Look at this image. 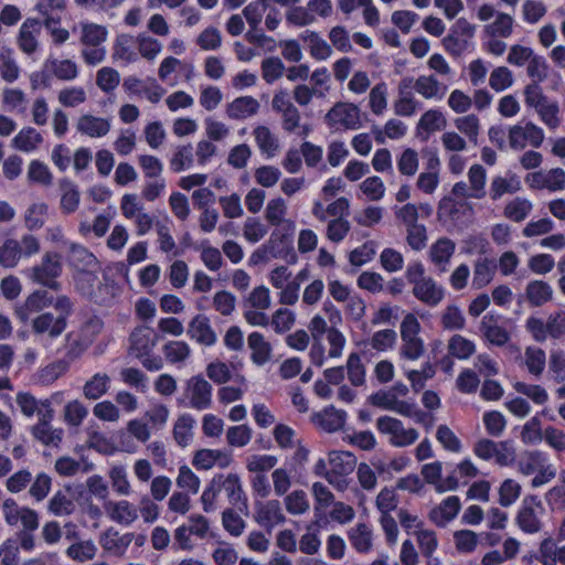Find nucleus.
<instances>
[{"label": "nucleus", "instance_id": "1", "mask_svg": "<svg viewBox=\"0 0 565 565\" xmlns=\"http://www.w3.org/2000/svg\"><path fill=\"white\" fill-rule=\"evenodd\" d=\"M62 274L61 256L57 253H45L40 265L32 268L31 278L52 290H60L61 284L56 278Z\"/></svg>", "mask_w": 565, "mask_h": 565}, {"label": "nucleus", "instance_id": "2", "mask_svg": "<svg viewBox=\"0 0 565 565\" xmlns=\"http://www.w3.org/2000/svg\"><path fill=\"white\" fill-rule=\"evenodd\" d=\"M326 121L331 127L339 122L348 129H358L360 109L354 104L338 103L327 113Z\"/></svg>", "mask_w": 565, "mask_h": 565}, {"label": "nucleus", "instance_id": "3", "mask_svg": "<svg viewBox=\"0 0 565 565\" xmlns=\"http://www.w3.org/2000/svg\"><path fill=\"white\" fill-rule=\"evenodd\" d=\"M246 43L237 41L234 43L237 58L244 62L250 61L262 52H270L276 46L275 38H245Z\"/></svg>", "mask_w": 565, "mask_h": 565}, {"label": "nucleus", "instance_id": "4", "mask_svg": "<svg viewBox=\"0 0 565 565\" xmlns=\"http://www.w3.org/2000/svg\"><path fill=\"white\" fill-rule=\"evenodd\" d=\"M294 232L295 225L291 222H286L281 228L273 231L265 245L274 258L284 257L286 250H290V247L294 246Z\"/></svg>", "mask_w": 565, "mask_h": 565}, {"label": "nucleus", "instance_id": "5", "mask_svg": "<svg viewBox=\"0 0 565 565\" xmlns=\"http://www.w3.org/2000/svg\"><path fill=\"white\" fill-rule=\"evenodd\" d=\"M255 510V521L265 527L268 533H271L274 529L273 520H275L277 524L286 521L278 500H269L266 503L256 502Z\"/></svg>", "mask_w": 565, "mask_h": 565}, {"label": "nucleus", "instance_id": "6", "mask_svg": "<svg viewBox=\"0 0 565 565\" xmlns=\"http://www.w3.org/2000/svg\"><path fill=\"white\" fill-rule=\"evenodd\" d=\"M67 327L65 317H55L52 312H43L32 320L35 334L47 333L51 339L60 337Z\"/></svg>", "mask_w": 565, "mask_h": 565}, {"label": "nucleus", "instance_id": "7", "mask_svg": "<svg viewBox=\"0 0 565 565\" xmlns=\"http://www.w3.org/2000/svg\"><path fill=\"white\" fill-rule=\"evenodd\" d=\"M191 390V407L202 411L206 409L212 404V385L202 376H192L189 381Z\"/></svg>", "mask_w": 565, "mask_h": 565}, {"label": "nucleus", "instance_id": "8", "mask_svg": "<svg viewBox=\"0 0 565 565\" xmlns=\"http://www.w3.org/2000/svg\"><path fill=\"white\" fill-rule=\"evenodd\" d=\"M188 335L200 344L211 347L216 343L217 335L205 315H196L189 323Z\"/></svg>", "mask_w": 565, "mask_h": 565}, {"label": "nucleus", "instance_id": "9", "mask_svg": "<svg viewBox=\"0 0 565 565\" xmlns=\"http://www.w3.org/2000/svg\"><path fill=\"white\" fill-rule=\"evenodd\" d=\"M53 303V297L46 290H35L25 300L24 305L15 309L17 318L25 323L30 315L39 312Z\"/></svg>", "mask_w": 565, "mask_h": 565}, {"label": "nucleus", "instance_id": "10", "mask_svg": "<svg viewBox=\"0 0 565 565\" xmlns=\"http://www.w3.org/2000/svg\"><path fill=\"white\" fill-rule=\"evenodd\" d=\"M64 244L68 246V265L77 271H87L98 264L96 256L84 245L73 242H64Z\"/></svg>", "mask_w": 565, "mask_h": 565}, {"label": "nucleus", "instance_id": "11", "mask_svg": "<svg viewBox=\"0 0 565 565\" xmlns=\"http://www.w3.org/2000/svg\"><path fill=\"white\" fill-rule=\"evenodd\" d=\"M345 419L347 412L337 409L333 405L327 406L321 412L312 415V422L328 433H334L343 428Z\"/></svg>", "mask_w": 565, "mask_h": 565}, {"label": "nucleus", "instance_id": "12", "mask_svg": "<svg viewBox=\"0 0 565 565\" xmlns=\"http://www.w3.org/2000/svg\"><path fill=\"white\" fill-rule=\"evenodd\" d=\"M413 295L423 303L436 307L444 299L445 292L431 277H427L414 286Z\"/></svg>", "mask_w": 565, "mask_h": 565}, {"label": "nucleus", "instance_id": "13", "mask_svg": "<svg viewBox=\"0 0 565 565\" xmlns=\"http://www.w3.org/2000/svg\"><path fill=\"white\" fill-rule=\"evenodd\" d=\"M222 456V461H218L220 468H226L232 462L231 452L217 450V449H200L194 454L192 463L199 470H209L217 461V457Z\"/></svg>", "mask_w": 565, "mask_h": 565}, {"label": "nucleus", "instance_id": "14", "mask_svg": "<svg viewBox=\"0 0 565 565\" xmlns=\"http://www.w3.org/2000/svg\"><path fill=\"white\" fill-rule=\"evenodd\" d=\"M446 127V119L444 115L436 109H429L424 113L416 126V136L422 141H427L429 135L436 130Z\"/></svg>", "mask_w": 565, "mask_h": 565}, {"label": "nucleus", "instance_id": "15", "mask_svg": "<svg viewBox=\"0 0 565 565\" xmlns=\"http://www.w3.org/2000/svg\"><path fill=\"white\" fill-rule=\"evenodd\" d=\"M77 131L92 138L106 136L110 130L108 119L89 114L82 115L76 125Z\"/></svg>", "mask_w": 565, "mask_h": 565}, {"label": "nucleus", "instance_id": "16", "mask_svg": "<svg viewBox=\"0 0 565 565\" xmlns=\"http://www.w3.org/2000/svg\"><path fill=\"white\" fill-rule=\"evenodd\" d=\"M120 292L119 285L109 276H103V282L94 289L89 300L96 305L111 307Z\"/></svg>", "mask_w": 565, "mask_h": 565}, {"label": "nucleus", "instance_id": "17", "mask_svg": "<svg viewBox=\"0 0 565 565\" xmlns=\"http://www.w3.org/2000/svg\"><path fill=\"white\" fill-rule=\"evenodd\" d=\"M480 330L484 338L493 345L503 347L510 340L509 332L503 327L497 324V319L491 313L483 316Z\"/></svg>", "mask_w": 565, "mask_h": 565}, {"label": "nucleus", "instance_id": "18", "mask_svg": "<svg viewBox=\"0 0 565 565\" xmlns=\"http://www.w3.org/2000/svg\"><path fill=\"white\" fill-rule=\"evenodd\" d=\"M259 103L252 96H241L235 98L226 107V114L232 119H245L257 114Z\"/></svg>", "mask_w": 565, "mask_h": 565}, {"label": "nucleus", "instance_id": "19", "mask_svg": "<svg viewBox=\"0 0 565 565\" xmlns=\"http://www.w3.org/2000/svg\"><path fill=\"white\" fill-rule=\"evenodd\" d=\"M332 476H348L355 469L356 457L350 451L332 450L329 452Z\"/></svg>", "mask_w": 565, "mask_h": 565}, {"label": "nucleus", "instance_id": "20", "mask_svg": "<svg viewBox=\"0 0 565 565\" xmlns=\"http://www.w3.org/2000/svg\"><path fill=\"white\" fill-rule=\"evenodd\" d=\"M248 347L252 349L250 359L256 365H264L269 361L271 355V345L265 341L264 335L260 332H252L248 335Z\"/></svg>", "mask_w": 565, "mask_h": 565}, {"label": "nucleus", "instance_id": "21", "mask_svg": "<svg viewBox=\"0 0 565 565\" xmlns=\"http://www.w3.org/2000/svg\"><path fill=\"white\" fill-rule=\"evenodd\" d=\"M525 296L533 307H541L553 297V288L543 280H532L527 284Z\"/></svg>", "mask_w": 565, "mask_h": 565}, {"label": "nucleus", "instance_id": "22", "mask_svg": "<svg viewBox=\"0 0 565 565\" xmlns=\"http://www.w3.org/2000/svg\"><path fill=\"white\" fill-rule=\"evenodd\" d=\"M414 89L427 99H441L447 86L441 85L435 76H419L414 83Z\"/></svg>", "mask_w": 565, "mask_h": 565}, {"label": "nucleus", "instance_id": "23", "mask_svg": "<svg viewBox=\"0 0 565 565\" xmlns=\"http://www.w3.org/2000/svg\"><path fill=\"white\" fill-rule=\"evenodd\" d=\"M60 189L62 191L61 209L66 214L75 212L79 205L77 185L70 179L64 178L60 181Z\"/></svg>", "mask_w": 565, "mask_h": 565}, {"label": "nucleus", "instance_id": "24", "mask_svg": "<svg viewBox=\"0 0 565 565\" xmlns=\"http://www.w3.org/2000/svg\"><path fill=\"white\" fill-rule=\"evenodd\" d=\"M44 67L61 81H72L77 77L78 70L71 60L47 58Z\"/></svg>", "mask_w": 565, "mask_h": 565}, {"label": "nucleus", "instance_id": "25", "mask_svg": "<svg viewBox=\"0 0 565 565\" xmlns=\"http://www.w3.org/2000/svg\"><path fill=\"white\" fill-rule=\"evenodd\" d=\"M224 489L226 491L228 501L233 505H236L241 502L242 505L238 507L239 511H242V512L247 511V508H248L247 498L243 490V486H242L238 475L230 473L226 477V483L224 486Z\"/></svg>", "mask_w": 565, "mask_h": 565}, {"label": "nucleus", "instance_id": "26", "mask_svg": "<svg viewBox=\"0 0 565 565\" xmlns=\"http://www.w3.org/2000/svg\"><path fill=\"white\" fill-rule=\"evenodd\" d=\"M43 142V137L33 127H25L12 139V146L23 152H31Z\"/></svg>", "mask_w": 565, "mask_h": 565}, {"label": "nucleus", "instance_id": "27", "mask_svg": "<svg viewBox=\"0 0 565 565\" xmlns=\"http://www.w3.org/2000/svg\"><path fill=\"white\" fill-rule=\"evenodd\" d=\"M349 540L358 552L366 553L372 547V531L366 524L359 523L349 531Z\"/></svg>", "mask_w": 565, "mask_h": 565}, {"label": "nucleus", "instance_id": "28", "mask_svg": "<svg viewBox=\"0 0 565 565\" xmlns=\"http://www.w3.org/2000/svg\"><path fill=\"white\" fill-rule=\"evenodd\" d=\"M132 539V533H127L120 536L117 530L109 527L102 534L99 543L106 551H118L120 548H127Z\"/></svg>", "mask_w": 565, "mask_h": 565}, {"label": "nucleus", "instance_id": "29", "mask_svg": "<svg viewBox=\"0 0 565 565\" xmlns=\"http://www.w3.org/2000/svg\"><path fill=\"white\" fill-rule=\"evenodd\" d=\"M456 249L454 241L447 237L437 239L430 247L431 262L437 265L448 264Z\"/></svg>", "mask_w": 565, "mask_h": 565}, {"label": "nucleus", "instance_id": "30", "mask_svg": "<svg viewBox=\"0 0 565 565\" xmlns=\"http://www.w3.org/2000/svg\"><path fill=\"white\" fill-rule=\"evenodd\" d=\"M495 264L489 258H479L475 264L473 285L478 288L487 286L495 273Z\"/></svg>", "mask_w": 565, "mask_h": 565}, {"label": "nucleus", "instance_id": "31", "mask_svg": "<svg viewBox=\"0 0 565 565\" xmlns=\"http://www.w3.org/2000/svg\"><path fill=\"white\" fill-rule=\"evenodd\" d=\"M468 178L470 182V198L472 199H482L486 196V180L487 172L486 169L481 164H473L470 167L468 171Z\"/></svg>", "mask_w": 565, "mask_h": 565}, {"label": "nucleus", "instance_id": "32", "mask_svg": "<svg viewBox=\"0 0 565 565\" xmlns=\"http://www.w3.org/2000/svg\"><path fill=\"white\" fill-rule=\"evenodd\" d=\"M518 526L525 533L534 534L541 531L542 522L535 514L534 509L521 507L515 518Z\"/></svg>", "mask_w": 565, "mask_h": 565}, {"label": "nucleus", "instance_id": "33", "mask_svg": "<svg viewBox=\"0 0 565 565\" xmlns=\"http://www.w3.org/2000/svg\"><path fill=\"white\" fill-rule=\"evenodd\" d=\"M194 424L195 420L190 414H183L178 418L173 427V437L179 446L184 448L189 445Z\"/></svg>", "mask_w": 565, "mask_h": 565}, {"label": "nucleus", "instance_id": "34", "mask_svg": "<svg viewBox=\"0 0 565 565\" xmlns=\"http://www.w3.org/2000/svg\"><path fill=\"white\" fill-rule=\"evenodd\" d=\"M110 379L105 373H96L89 381L84 385L83 393L88 399H98L103 396L107 390Z\"/></svg>", "mask_w": 565, "mask_h": 565}, {"label": "nucleus", "instance_id": "35", "mask_svg": "<svg viewBox=\"0 0 565 565\" xmlns=\"http://www.w3.org/2000/svg\"><path fill=\"white\" fill-rule=\"evenodd\" d=\"M449 353L459 359H469L476 351V345L472 341L463 338L460 334H455L450 338L448 343Z\"/></svg>", "mask_w": 565, "mask_h": 565}, {"label": "nucleus", "instance_id": "36", "mask_svg": "<svg viewBox=\"0 0 565 565\" xmlns=\"http://www.w3.org/2000/svg\"><path fill=\"white\" fill-rule=\"evenodd\" d=\"M243 14L249 24V30L244 35H266L260 28L263 13L258 2L247 4L243 10Z\"/></svg>", "mask_w": 565, "mask_h": 565}, {"label": "nucleus", "instance_id": "37", "mask_svg": "<svg viewBox=\"0 0 565 565\" xmlns=\"http://www.w3.org/2000/svg\"><path fill=\"white\" fill-rule=\"evenodd\" d=\"M68 369L70 361H66L65 359L56 360L39 372V381L44 385H49L66 373Z\"/></svg>", "mask_w": 565, "mask_h": 565}, {"label": "nucleus", "instance_id": "38", "mask_svg": "<svg viewBox=\"0 0 565 565\" xmlns=\"http://www.w3.org/2000/svg\"><path fill=\"white\" fill-rule=\"evenodd\" d=\"M532 210V203L522 198H516L509 202L504 209V214L513 222H522Z\"/></svg>", "mask_w": 565, "mask_h": 565}, {"label": "nucleus", "instance_id": "39", "mask_svg": "<svg viewBox=\"0 0 565 565\" xmlns=\"http://www.w3.org/2000/svg\"><path fill=\"white\" fill-rule=\"evenodd\" d=\"M21 256V245L15 239H7L0 246V264L3 267H14Z\"/></svg>", "mask_w": 565, "mask_h": 565}, {"label": "nucleus", "instance_id": "40", "mask_svg": "<svg viewBox=\"0 0 565 565\" xmlns=\"http://www.w3.org/2000/svg\"><path fill=\"white\" fill-rule=\"evenodd\" d=\"M348 377L352 385L361 386L365 382V367L361 362L359 353L353 352L347 361Z\"/></svg>", "mask_w": 565, "mask_h": 565}, {"label": "nucleus", "instance_id": "41", "mask_svg": "<svg viewBox=\"0 0 565 565\" xmlns=\"http://www.w3.org/2000/svg\"><path fill=\"white\" fill-rule=\"evenodd\" d=\"M110 518L120 524L129 525L138 518V514L131 503L126 500H121L114 504Z\"/></svg>", "mask_w": 565, "mask_h": 565}, {"label": "nucleus", "instance_id": "42", "mask_svg": "<svg viewBox=\"0 0 565 565\" xmlns=\"http://www.w3.org/2000/svg\"><path fill=\"white\" fill-rule=\"evenodd\" d=\"M512 24L511 15L499 12L494 22L484 26L483 35H511Z\"/></svg>", "mask_w": 565, "mask_h": 565}, {"label": "nucleus", "instance_id": "43", "mask_svg": "<svg viewBox=\"0 0 565 565\" xmlns=\"http://www.w3.org/2000/svg\"><path fill=\"white\" fill-rule=\"evenodd\" d=\"M254 135L259 149L268 156H274L278 149V141L273 136L269 128L259 126L254 130Z\"/></svg>", "mask_w": 565, "mask_h": 565}, {"label": "nucleus", "instance_id": "44", "mask_svg": "<svg viewBox=\"0 0 565 565\" xmlns=\"http://www.w3.org/2000/svg\"><path fill=\"white\" fill-rule=\"evenodd\" d=\"M84 44L90 45V49L83 51L84 60L89 65H96L100 63L105 57V50L99 47V44L106 40V38H82Z\"/></svg>", "mask_w": 565, "mask_h": 565}, {"label": "nucleus", "instance_id": "45", "mask_svg": "<svg viewBox=\"0 0 565 565\" xmlns=\"http://www.w3.org/2000/svg\"><path fill=\"white\" fill-rule=\"evenodd\" d=\"M47 205L45 203L32 204L25 213V226L30 231L39 230L44 225V215L47 213Z\"/></svg>", "mask_w": 565, "mask_h": 565}, {"label": "nucleus", "instance_id": "46", "mask_svg": "<svg viewBox=\"0 0 565 565\" xmlns=\"http://www.w3.org/2000/svg\"><path fill=\"white\" fill-rule=\"evenodd\" d=\"M525 356H526V366L531 374L533 375H541L544 371L545 362H546V355L544 350L542 349H534V348H527L525 350Z\"/></svg>", "mask_w": 565, "mask_h": 565}, {"label": "nucleus", "instance_id": "47", "mask_svg": "<svg viewBox=\"0 0 565 565\" xmlns=\"http://www.w3.org/2000/svg\"><path fill=\"white\" fill-rule=\"evenodd\" d=\"M513 84L512 72L504 66L497 67L492 71L489 85L495 92H502Z\"/></svg>", "mask_w": 565, "mask_h": 565}, {"label": "nucleus", "instance_id": "48", "mask_svg": "<svg viewBox=\"0 0 565 565\" xmlns=\"http://www.w3.org/2000/svg\"><path fill=\"white\" fill-rule=\"evenodd\" d=\"M28 178L32 182H38L44 185H50L53 179L49 167L39 160H32L30 162Z\"/></svg>", "mask_w": 565, "mask_h": 565}, {"label": "nucleus", "instance_id": "49", "mask_svg": "<svg viewBox=\"0 0 565 565\" xmlns=\"http://www.w3.org/2000/svg\"><path fill=\"white\" fill-rule=\"evenodd\" d=\"M514 390L531 398L535 404L542 405L545 404L548 399V394L544 387L541 385H530L523 382H516L514 384Z\"/></svg>", "mask_w": 565, "mask_h": 565}, {"label": "nucleus", "instance_id": "50", "mask_svg": "<svg viewBox=\"0 0 565 565\" xmlns=\"http://www.w3.org/2000/svg\"><path fill=\"white\" fill-rule=\"evenodd\" d=\"M295 323V313L287 309L280 308L273 315L271 326L276 333H285L289 331Z\"/></svg>", "mask_w": 565, "mask_h": 565}, {"label": "nucleus", "instance_id": "51", "mask_svg": "<svg viewBox=\"0 0 565 565\" xmlns=\"http://www.w3.org/2000/svg\"><path fill=\"white\" fill-rule=\"evenodd\" d=\"M222 524L233 536H239L245 529V521L233 509H226L223 511Z\"/></svg>", "mask_w": 565, "mask_h": 565}, {"label": "nucleus", "instance_id": "52", "mask_svg": "<svg viewBox=\"0 0 565 565\" xmlns=\"http://www.w3.org/2000/svg\"><path fill=\"white\" fill-rule=\"evenodd\" d=\"M131 347L138 352L137 356L148 354L156 345V340L150 338V333H143L142 330H135L130 334Z\"/></svg>", "mask_w": 565, "mask_h": 565}, {"label": "nucleus", "instance_id": "53", "mask_svg": "<svg viewBox=\"0 0 565 565\" xmlns=\"http://www.w3.org/2000/svg\"><path fill=\"white\" fill-rule=\"evenodd\" d=\"M227 443L233 447H244L252 439V429L247 425L232 426L226 433Z\"/></svg>", "mask_w": 565, "mask_h": 565}, {"label": "nucleus", "instance_id": "54", "mask_svg": "<svg viewBox=\"0 0 565 565\" xmlns=\"http://www.w3.org/2000/svg\"><path fill=\"white\" fill-rule=\"evenodd\" d=\"M521 486L512 479L502 482L499 490V502L502 507H510L520 497Z\"/></svg>", "mask_w": 565, "mask_h": 565}, {"label": "nucleus", "instance_id": "55", "mask_svg": "<svg viewBox=\"0 0 565 565\" xmlns=\"http://www.w3.org/2000/svg\"><path fill=\"white\" fill-rule=\"evenodd\" d=\"M483 423L489 435L500 436L507 425L505 418L502 413L498 411H490L483 414Z\"/></svg>", "mask_w": 565, "mask_h": 565}, {"label": "nucleus", "instance_id": "56", "mask_svg": "<svg viewBox=\"0 0 565 565\" xmlns=\"http://www.w3.org/2000/svg\"><path fill=\"white\" fill-rule=\"evenodd\" d=\"M119 81V73L114 68L103 67L97 72L96 84L106 93L114 90L118 86Z\"/></svg>", "mask_w": 565, "mask_h": 565}, {"label": "nucleus", "instance_id": "57", "mask_svg": "<svg viewBox=\"0 0 565 565\" xmlns=\"http://www.w3.org/2000/svg\"><path fill=\"white\" fill-rule=\"evenodd\" d=\"M380 262L382 267L388 273L401 270L404 266L403 255L394 248H384L381 253Z\"/></svg>", "mask_w": 565, "mask_h": 565}, {"label": "nucleus", "instance_id": "58", "mask_svg": "<svg viewBox=\"0 0 565 565\" xmlns=\"http://www.w3.org/2000/svg\"><path fill=\"white\" fill-rule=\"evenodd\" d=\"M284 63L279 57H267L262 63L263 77L267 83H273L284 74Z\"/></svg>", "mask_w": 565, "mask_h": 565}, {"label": "nucleus", "instance_id": "59", "mask_svg": "<svg viewBox=\"0 0 565 565\" xmlns=\"http://www.w3.org/2000/svg\"><path fill=\"white\" fill-rule=\"evenodd\" d=\"M286 509L291 514H302L309 509L307 494L302 490H296L285 499Z\"/></svg>", "mask_w": 565, "mask_h": 565}, {"label": "nucleus", "instance_id": "60", "mask_svg": "<svg viewBox=\"0 0 565 565\" xmlns=\"http://www.w3.org/2000/svg\"><path fill=\"white\" fill-rule=\"evenodd\" d=\"M167 360L171 363L184 361L190 355V348L183 341H170L163 347Z\"/></svg>", "mask_w": 565, "mask_h": 565}, {"label": "nucleus", "instance_id": "61", "mask_svg": "<svg viewBox=\"0 0 565 565\" xmlns=\"http://www.w3.org/2000/svg\"><path fill=\"white\" fill-rule=\"evenodd\" d=\"M95 553L96 546L90 541L72 544L66 550L67 556L79 562L92 559Z\"/></svg>", "mask_w": 565, "mask_h": 565}, {"label": "nucleus", "instance_id": "62", "mask_svg": "<svg viewBox=\"0 0 565 565\" xmlns=\"http://www.w3.org/2000/svg\"><path fill=\"white\" fill-rule=\"evenodd\" d=\"M397 168L398 171L404 175H414L418 169L417 152L411 148L404 150L398 159Z\"/></svg>", "mask_w": 565, "mask_h": 565}, {"label": "nucleus", "instance_id": "63", "mask_svg": "<svg viewBox=\"0 0 565 565\" xmlns=\"http://www.w3.org/2000/svg\"><path fill=\"white\" fill-rule=\"evenodd\" d=\"M456 127L465 134L470 141L477 143L479 134V118L476 115H468L465 117L457 118Z\"/></svg>", "mask_w": 565, "mask_h": 565}, {"label": "nucleus", "instance_id": "64", "mask_svg": "<svg viewBox=\"0 0 565 565\" xmlns=\"http://www.w3.org/2000/svg\"><path fill=\"white\" fill-rule=\"evenodd\" d=\"M419 19V15L409 10H397L392 14V23L406 34L411 31L413 24Z\"/></svg>", "mask_w": 565, "mask_h": 565}]
</instances>
